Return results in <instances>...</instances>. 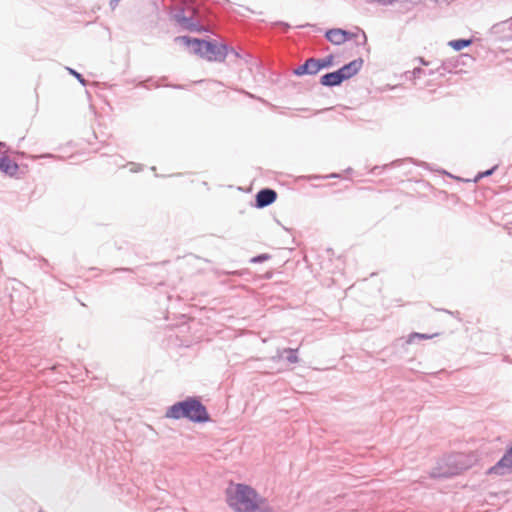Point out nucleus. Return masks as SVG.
<instances>
[{
    "label": "nucleus",
    "instance_id": "nucleus-1",
    "mask_svg": "<svg viewBox=\"0 0 512 512\" xmlns=\"http://www.w3.org/2000/svg\"><path fill=\"white\" fill-rule=\"evenodd\" d=\"M226 498L235 512H274L265 498L259 497L252 487L245 484H237L234 489H227Z\"/></svg>",
    "mask_w": 512,
    "mask_h": 512
},
{
    "label": "nucleus",
    "instance_id": "nucleus-2",
    "mask_svg": "<svg viewBox=\"0 0 512 512\" xmlns=\"http://www.w3.org/2000/svg\"><path fill=\"white\" fill-rule=\"evenodd\" d=\"M165 417L173 420L187 419L193 423H206L211 420L205 405L197 397H187L167 408Z\"/></svg>",
    "mask_w": 512,
    "mask_h": 512
},
{
    "label": "nucleus",
    "instance_id": "nucleus-3",
    "mask_svg": "<svg viewBox=\"0 0 512 512\" xmlns=\"http://www.w3.org/2000/svg\"><path fill=\"white\" fill-rule=\"evenodd\" d=\"M175 40L189 47L191 46L193 53L208 61L223 62L229 52L233 53L236 57L239 56L236 50L227 44H217L213 41L191 38L189 36H179Z\"/></svg>",
    "mask_w": 512,
    "mask_h": 512
},
{
    "label": "nucleus",
    "instance_id": "nucleus-4",
    "mask_svg": "<svg viewBox=\"0 0 512 512\" xmlns=\"http://www.w3.org/2000/svg\"><path fill=\"white\" fill-rule=\"evenodd\" d=\"M467 468L468 465L465 463L462 454H451L442 459V461L431 470L430 477L434 479H447L460 474Z\"/></svg>",
    "mask_w": 512,
    "mask_h": 512
},
{
    "label": "nucleus",
    "instance_id": "nucleus-5",
    "mask_svg": "<svg viewBox=\"0 0 512 512\" xmlns=\"http://www.w3.org/2000/svg\"><path fill=\"white\" fill-rule=\"evenodd\" d=\"M512 472V447H510L502 458L487 471V474L505 475Z\"/></svg>",
    "mask_w": 512,
    "mask_h": 512
},
{
    "label": "nucleus",
    "instance_id": "nucleus-6",
    "mask_svg": "<svg viewBox=\"0 0 512 512\" xmlns=\"http://www.w3.org/2000/svg\"><path fill=\"white\" fill-rule=\"evenodd\" d=\"M277 199V192L271 188H263L255 195L254 206L258 209L265 208L273 204Z\"/></svg>",
    "mask_w": 512,
    "mask_h": 512
},
{
    "label": "nucleus",
    "instance_id": "nucleus-7",
    "mask_svg": "<svg viewBox=\"0 0 512 512\" xmlns=\"http://www.w3.org/2000/svg\"><path fill=\"white\" fill-rule=\"evenodd\" d=\"M354 36L355 34L341 28L330 29L325 34L326 39L334 45H341Z\"/></svg>",
    "mask_w": 512,
    "mask_h": 512
},
{
    "label": "nucleus",
    "instance_id": "nucleus-8",
    "mask_svg": "<svg viewBox=\"0 0 512 512\" xmlns=\"http://www.w3.org/2000/svg\"><path fill=\"white\" fill-rule=\"evenodd\" d=\"M174 17L177 23H179L184 29L188 31H206V29L199 22L195 21L192 16H185L183 11L176 13Z\"/></svg>",
    "mask_w": 512,
    "mask_h": 512
},
{
    "label": "nucleus",
    "instance_id": "nucleus-9",
    "mask_svg": "<svg viewBox=\"0 0 512 512\" xmlns=\"http://www.w3.org/2000/svg\"><path fill=\"white\" fill-rule=\"evenodd\" d=\"M363 63V59L359 57L338 69L343 82L355 76L361 70Z\"/></svg>",
    "mask_w": 512,
    "mask_h": 512
},
{
    "label": "nucleus",
    "instance_id": "nucleus-10",
    "mask_svg": "<svg viewBox=\"0 0 512 512\" xmlns=\"http://www.w3.org/2000/svg\"><path fill=\"white\" fill-rule=\"evenodd\" d=\"M319 72L316 58H308L305 62L293 70L296 76L315 75Z\"/></svg>",
    "mask_w": 512,
    "mask_h": 512
},
{
    "label": "nucleus",
    "instance_id": "nucleus-11",
    "mask_svg": "<svg viewBox=\"0 0 512 512\" xmlns=\"http://www.w3.org/2000/svg\"><path fill=\"white\" fill-rule=\"evenodd\" d=\"M0 170L10 177L16 176L19 166L4 153L0 158Z\"/></svg>",
    "mask_w": 512,
    "mask_h": 512
},
{
    "label": "nucleus",
    "instance_id": "nucleus-12",
    "mask_svg": "<svg viewBox=\"0 0 512 512\" xmlns=\"http://www.w3.org/2000/svg\"><path fill=\"white\" fill-rule=\"evenodd\" d=\"M343 83L341 75L338 70L328 72L320 77V84L326 87L340 86Z\"/></svg>",
    "mask_w": 512,
    "mask_h": 512
},
{
    "label": "nucleus",
    "instance_id": "nucleus-13",
    "mask_svg": "<svg viewBox=\"0 0 512 512\" xmlns=\"http://www.w3.org/2000/svg\"><path fill=\"white\" fill-rule=\"evenodd\" d=\"M297 353H298V349L284 348L281 351L278 350V357L283 358L284 355L286 354V356H285L286 361L291 364H295L299 361Z\"/></svg>",
    "mask_w": 512,
    "mask_h": 512
},
{
    "label": "nucleus",
    "instance_id": "nucleus-14",
    "mask_svg": "<svg viewBox=\"0 0 512 512\" xmlns=\"http://www.w3.org/2000/svg\"><path fill=\"white\" fill-rule=\"evenodd\" d=\"M472 44V39H455L451 40L448 45L455 51H460Z\"/></svg>",
    "mask_w": 512,
    "mask_h": 512
},
{
    "label": "nucleus",
    "instance_id": "nucleus-15",
    "mask_svg": "<svg viewBox=\"0 0 512 512\" xmlns=\"http://www.w3.org/2000/svg\"><path fill=\"white\" fill-rule=\"evenodd\" d=\"M333 59H334V56L332 54H329L326 57L321 58V59L316 58V63H317V67H318L319 71L322 69L331 67L333 65Z\"/></svg>",
    "mask_w": 512,
    "mask_h": 512
},
{
    "label": "nucleus",
    "instance_id": "nucleus-16",
    "mask_svg": "<svg viewBox=\"0 0 512 512\" xmlns=\"http://www.w3.org/2000/svg\"><path fill=\"white\" fill-rule=\"evenodd\" d=\"M497 168L498 166L495 165L491 169L478 173V175L475 178V182L478 181L479 179L492 175Z\"/></svg>",
    "mask_w": 512,
    "mask_h": 512
},
{
    "label": "nucleus",
    "instance_id": "nucleus-17",
    "mask_svg": "<svg viewBox=\"0 0 512 512\" xmlns=\"http://www.w3.org/2000/svg\"><path fill=\"white\" fill-rule=\"evenodd\" d=\"M69 73L73 75L83 86H86L87 81L84 79L82 74L78 73L76 70L72 68H67Z\"/></svg>",
    "mask_w": 512,
    "mask_h": 512
},
{
    "label": "nucleus",
    "instance_id": "nucleus-18",
    "mask_svg": "<svg viewBox=\"0 0 512 512\" xmlns=\"http://www.w3.org/2000/svg\"><path fill=\"white\" fill-rule=\"evenodd\" d=\"M270 259L269 254H259L251 259L252 263H262L266 260Z\"/></svg>",
    "mask_w": 512,
    "mask_h": 512
},
{
    "label": "nucleus",
    "instance_id": "nucleus-19",
    "mask_svg": "<svg viewBox=\"0 0 512 512\" xmlns=\"http://www.w3.org/2000/svg\"><path fill=\"white\" fill-rule=\"evenodd\" d=\"M432 336L428 335V334H422V333H412L410 336H409V342H412L414 338H419V339H429L431 338Z\"/></svg>",
    "mask_w": 512,
    "mask_h": 512
},
{
    "label": "nucleus",
    "instance_id": "nucleus-20",
    "mask_svg": "<svg viewBox=\"0 0 512 512\" xmlns=\"http://www.w3.org/2000/svg\"><path fill=\"white\" fill-rule=\"evenodd\" d=\"M453 67L454 66L451 63L443 62L442 65L437 69V71L440 73V75H443V73L440 72L441 69L450 72Z\"/></svg>",
    "mask_w": 512,
    "mask_h": 512
},
{
    "label": "nucleus",
    "instance_id": "nucleus-21",
    "mask_svg": "<svg viewBox=\"0 0 512 512\" xmlns=\"http://www.w3.org/2000/svg\"><path fill=\"white\" fill-rule=\"evenodd\" d=\"M423 72H424V70L422 68L416 67V68L413 69L412 73H413L414 77H419L420 74L423 73Z\"/></svg>",
    "mask_w": 512,
    "mask_h": 512
},
{
    "label": "nucleus",
    "instance_id": "nucleus-22",
    "mask_svg": "<svg viewBox=\"0 0 512 512\" xmlns=\"http://www.w3.org/2000/svg\"><path fill=\"white\" fill-rule=\"evenodd\" d=\"M276 25L283 27L285 32L290 29V25L286 22H277Z\"/></svg>",
    "mask_w": 512,
    "mask_h": 512
},
{
    "label": "nucleus",
    "instance_id": "nucleus-23",
    "mask_svg": "<svg viewBox=\"0 0 512 512\" xmlns=\"http://www.w3.org/2000/svg\"><path fill=\"white\" fill-rule=\"evenodd\" d=\"M115 271H132V269H130V268H119V269H116Z\"/></svg>",
    "mask_w": 512,
    "mask_h": 512
},
{
    "label": "nucleus",
    "instance_id": "nucleus-24",
    "mask_svg": "<svg viewBox=\"0 0 512 512\" xmlns=\"http://www.w3.org/2000/svg\"><path fill=\"white\" fill-rule=\"evenodd\" d=\"M420 62H421L423 65H427V62H425L423 58H420Z\"/></svg>",
    "mask_w": 512,
    "mask_h": 512
},
{
    "label": "nucleus",
    "instance_id": "nucleus-25",
    "mask_svg": "<svg viewBox=\"0 0 512 512\" xmlns=\"http://www.w3.org/2000/svg\"><path fill=\"white\" fill-rule=\"evenodd\" d=\"M120 0H110V5H113V2L118 3Z\"/></svg>",
    "mask_w": 512,
    "mask_h": 512
}]
</instances>
